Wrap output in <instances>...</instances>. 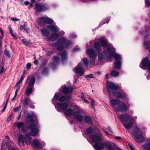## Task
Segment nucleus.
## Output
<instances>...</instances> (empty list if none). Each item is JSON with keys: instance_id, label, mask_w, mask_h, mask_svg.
Returning a JSON list of instances; mask_svg holds the SVG:
<instances>
[{"instance_id": "f257e3e1", "label": "nucleus", "mask_w": 150, "mask_h": 150, "mask_svg": "<svg viewBox=\"0 0 150 150\" xmlns=\"http://www.w3.org/2000/svg\"><path fill=\"white\" fill-rule=\"evenodd\" d=\"M91 142H95L94 147L96 150H101L104 147L108 149V150H115V148L112 147V144L108 142H102V135L100 132H98L96 135H91L90 136Z\"/></svg>"}, {"instance_id": "f03ea898", "label": "nucleus", "mask_w": 150, "mask_h": 150, "mask_svg": "<svg viewBox=\"0 0 150 150\" xmlns=\"http://www.w3.org/2000/svg\"><path fill=\"white\" fill-rule=\"evenodd\" d=\"M119 88L118 86L112 82H109L107 83V89L109 93H112L113 95L117 98L125 99L127 95L125 93L113 92L117 91Z\"/></svg>"}, {"instance_id": "7ed1b4c3", "label": "nucleus", "mask_w": 150, "mask_h": 150, "mask_svg": "<svg viewBox=\"0 0 150 150\" xmlns=\"http://www.w3.org/2000/svg\"><path fill=\"white\" fill-rule=\"evenodd\" d=\"M100 42L101 46L104 47H106L107 50L104 49L103 53L108 58H110L112 57L114 54L115 49L111 45H107V42L105 40H102Z\"/></svg>"}, {"instance_id": "20e7f679", "label": "nucleus", "mask_w": 150, "mask_h": 150, "mask_svg": "<svg viewBox=\"0 0 150 150\" xmlns=\"http://www.w3.org/2000/svg\"><path fill=\"white\" fill-rule=\"evenodd\" d=\"M114 59L115 60L114 63V67L115 69H119L121 67V60L122 57L120 55L117 53L113 54Z\"/></svg>"}, {"instance_id": "39448f33", "label": "nucleus", "mask_w": 150, "mask_h": 150, "mask_svg": "<svg viewBox=\"0 0 150 150\" xmlns=\"http://www.w3.org/2000/svg\"><path fill=\"white\" fill-rule=\"evenodd\" d=\"M54 21L47 17L40 18L38 19V23L40 25L42 26L44 25L46 23L51 24L54 23Z\"/></svg>"}, {"instance_id": "423d86ee", "label": "nucleus", "mask_w": 150, "mask_h": 150, "mask_svg": "<svg viewBox=\"0 0 150 150\" xmlns=\"http://www.w3.org/2000/svg\"><path fill=\"white\" fill-rule=\"evenodd\" d=\"M39 126L38 124L33 123L31 124L29 126V129H31L30 132V135L35 136L37 135L39 132L38 127Z\"/></svg>"}, {"instance_id": "0eeeda50", "label": "nucleus", "mask_w": 150, "mask_h": 150, "mask_svg": "<svg viewBox=\"0 0 150 150\" xmlns=\"http://www.w3.org/2000/svg\"><path fill=\"white\" fill-rule=\"evenodd\" d=\"M115 110L117 112H124L127 110L128 108L124 102L120 101L118 105L115 108Z\"/></svg>"}, {"instance_id": "6e6552de", "label": "nucleus", "mask_w": 150, "mask_h": 150, "mask_svg": "<svg viewBox=\"0 0 150 150\" xmlns=\"http://www.w3.org/2000/svg\"><path fill=\"white\" fill-rule=\"evenodd\" d=\"M35 7V9L38 12L45 11L49 9L47 5L39 3L36 4Z\"/></svg>"}, {"instance_id": "1a4fd4ad", "label": "nucleus", "mask_w": 150, "mask_h": 150, "mask_svg": "<svg viewBox=\"0 0 150 150\" xmlns=\"http://www.w3.org/2000/svg\"><path fill=\"white\" fill-rule=\"evenodd\" d=\"M74 70L76 73L81 76H82L84 73V71L83 64L81 63H79L77 67L75 68Z\"/></svg>"}, {"instance_id": "9d476101", "label": "nucleus", "mask_w": 150, "mask_h": 150, "mask_svg": "<svg viewBox=\"0 0 150 150\" xmlns=\"http://www.w3.org/2000/svg\"><path fill=\"white\" fill-rule=\"evenodd\" d=\"M68 104L67 103H58L55 107L57 111L61 112L62 110H64L68 108Z\"/></svg>"}, {"instance_id": "9b49d317", "label": "nucleus", "mask_w": 150, "mask_h": 150, "mask_svg": "<svg viewBox=\"0 0 150 150\" xmlns=\"http://www.w3.org/2000/svg\"><path fill=\"white\" fill-rule=\"evenodd\" d=\"M87 52L90 57L92 59V62L94 64L95 62V60L96 59L97 55L95 54V50L92 48L89 49L87 50Z\"/></svg>"}, {"instance_id": "f8f14e48", "label": "nucleus", "mask_w": 150, "mask_h": 150, "mask_svg": "<svg viewBox=\"0 0 150 150\" xmlns=\"http://www.w3.org/2000/svg\"><path fill=\"white\" fill-rule=\"evenodd\" d=\"M83 112L81 110H78L74 113V117H75L76 119L79 122H81L83 119V116L80 115L82 114Z\"/></svg>"}, {"instance_id": "ddd939ff", "label": "nucleus", "mask_w": 150, "mask_h": 150, "mask_svg": "<svg viewBox=\"0 0 150 150\" xmlns=\"http://www.w3.org/2000/svg\"><path fill=\"white\" fill-rule=\"evenodd\" d=\"M119 117L122 123L123 122H126L130 120H133L132 117L127 114H124L121 115H119Z\"/></svg>"}, {"instance_id": "4468645a", "label": "nucleus", "mask_w": 150, "mask_h": 150, "mask_svg": "<svg viewBox=\"0 0 150 150\" xmlns=\"http://www.w3.org/2000/svg\"><path fill=\"white\" fill-rule=\"evenodd\" d=\"M72 45V43L71 41L68 40H66V42L63 45L58 46L57 47V49L58 50H61L64 48H67L71 46Z\"/></svg>"}, {"instance_id": "2eb2a0df", "label": "nucleus", "mask_w": 150, "mask_h": 150, "mask_svg": "<svg viewBox=\"0 0 150 150\" xmlns=\"http://www.w3.org/2000/svg\"><path fill=\"white\" fill-rule=\"evenodd\" d=\"M33 145L34 146L38 149H40L42 146H45V144L44 142L41 141L40 142L37 139H34L33 142Z\"/></svg>"}, {"instance_id": "dca6fc26", "label": "nucleus", "mask_w": 150, "mask_h": 150, "mask_svg": "<svg viewBox=\"0 0 150 150\" xmlns=\"http://www.w3.org/2000/svg\"><path fill=\"white\" fill-rule=\"evenodd\" d=\"M35 82V78L33 76L28 77L26 81V83H28L29 87H33V85Z\"/></svg>"}, {"instance_id": "f3484780", "label": "nucleus", "mask_w": 150, "mask_h": 150, "mask_svg": "<svg viewBox=\"0 0 150 150\" xmlns=\"http://www.w3.org/2000/svg\"><path fill=\"white\" fill-rule=\"evenodd\" d=\"M24 74V73L21 75L20 79L15 86V88H17L15 92V95L14 96V97H16V96L17 94L18 91L20 89V86H19V85L22 83V82L25 77Z\"/></svg>"}, {"instance_id": "a211bd4d", "label": "nucleus", "mask_w": 150, "mask_h": 150, "mask_svg": "<svg viewBox=\"0 0 150 150\" xmlns=\"http://www.w3.org/2000/svg\"><path fill=\"white\" fill-rule=\"evenodd\" d=\"M110 103L111 105L115 109L116 105H118L120 102V101L118 99H113L111 97L110 98Z\"/></svg>"}, {"instance_id": "6ab92c4d", "label": "nucleus", "mask_w": 150, "mask_h": 150, "mask_svg": "<svg viewBox=\"0 0 150 150\" xmlns=\"http://www.w3.org/2000/svg\"><path fill=\"white\" fill-rule=\"evenodd\" d=\"M60 54L61 57L62 62L64 63L67 59V52L65 50L61 51L60 52Z\"/></svg>"}, {"instance_id": "aec40b11", "label": "nucleus", "mask_w": 150, "mask_h": 150, "mask_svg": "<svg viewBox=\"0 0 150 150\" xmlns=\"http://www.w3.org/2000/svg\"><path fill=\"white\" fill-rule=\"evenodd\" d=\"M5 139H6V141L5 142V144L9 149H11V148L12 147H11L12 144H13V141L9 139L8 136H6L5 137Z\"/></svg>"}, {"instance_id": "412c9836", "label": "nucleus", "mask_w": 150, "mask_h": 150, "mask_svg": "<svg viewBox=\"0 0 150 150\" xmlns=\"http://www.w3.org/2000/svg\"><path fill=\"white\" fill-rule=\"evenodd\" d=\"M134 136L135 140L138 143H141L145 140L144 138L142 135H137Z\"/></svg>"}, {"instance_id": "4be33fe9", "label": "nucleus", "mask_w": 150, "mask_h": 150, "mask_svg": "<svg viewBox=\"0 0 150 150\" xmlns=\"http://www.w3.org/2000/svg\"><path fill=\"white\" fill-rule=\"evenodd\" d=\"M47 28L51 31L53 32H56L59 30V28L56 25H48Z\"/></svg>"}, {"instance_id": "5701e85b", "label": "nucleus", "mask_w": 150, "mask_h": 150, "mask_svg": "<svg viewBox=\"0 0 150 150\" xmlns=\"http://www.w3.org/2000/svg\"><path fill=\"white\" fill-rule=\"evenodd\" d=\"M73 89V88H72L68 87L66 86H64L62 90V92L64 94H69L72 92Z\"/></svg>"}, {"instance_id": "b1692460", "label": "nucleus", "mask_w": 150, "mask_h": 150, "mask_svg": "<svg viewBox=\"0 0 150 150\" xmlns=\"http://www.w3.org/2000/svg\"><path fill=\"white\" fill-rule=\"evenodd\" d=\"M133 120H129V122L127 123H123V126L125 128L129 129L131 128L134 125Z\"/></svg>"}, {"instance_id": "393cba45", "label": "nucleus", "mask_w": 150, "mask_h": 150, "mask_svg": "<svg viewBox=\"0 0 150 150\" xmlns=\"http://www.w3.org/2000/svg\"><path fill=\"white\" fill-rule=\"evenodd\" d=\"M75 111H74L71 108H69L67 109L64 112V114L68 116H70L71 115L74 116V113Z\"/></svg>"}, {"instance_id": "a878e982", "label": "nucleus", "mask_w": 150, "mask_h": 150, "mask_svg": "<svg viewBox=\"0 0 150 150\" xmlns=\"http://www.w3.org/2000/svg\"><path fill=\"white\" fill-rule=\"evenodd\" d=\"M21 101L23 102V105L25 106L33 103L31 100L28 97H26L23 100Z\"/></svg>"}, {"instance_id": "bb28decb", "label": "nucleus", "mask_w": 150, "mask_h": 150, "mask_svg": "<svg viewBox=\"0 0 150 150\" xmlns=\"http://www.w3.org/2000/svg\"><path fill=\"white\" fill-rule=\"evenodd\" d=\"M30 135L28 133L25 135V142L27 145L30 144L31 143V138L30 137Z\"/></svg>"}, {"instance_id": "cd10ccee", "label": "nucleus", "mask_w": 150, "mask_h": 150, "mask_svg": "<svg viewBox=\"0 0 150 150\" xmlns=\"http://www.w3.org/2000/svg\"><path fill=\"white\" fill-rule=\"evenodd\" d=\"M59 38L58 35L56 33H52L49 37L48 40L52 41H54L58 39Z\"/></svg>"}, {"instance_id": "c85d7f7f", "label": "nucleus", "mask_w": 150, "mask_h": 150, "mask_svg": "<svg viewBox=\"0 0 150 150\" xmlns=\"http://www.w3.org/2000/svg\"><path fill=\"white\" fill-rule=\"evenodd\" d=\"M146 141L147 142L142 147L145 150H150V138L147 139Z\"/></svg>"}, {"instance_id": "c756f323", "label": "nucleus", "mask_w": 150, "mask_h": 150, "mask_svg": "<svg viewBox=\"0 0 150 150\" xmlns=\"http://www.w3.org/2000/svg\"><path fill=\"white\" fill-rule=\"evenodd\" d=\"M132 130V134L134 136L137 135V133H140L141 132L140 129L137 126L133 128Z\"/></svg>"}, {"instance_id": "7c9ffc66", "label": "nucleus", "mask_w": 150, "mask_h": 150, "mask_svg": "<svg viewBox=\"0 0 150 150\" xmlns=\"http://www.w3.org/2000/svg\"><path fill=\"white\" fill-rule=\"evenodd\" d=\"M94 47L97 51H100L101 50L100 42L98 41L95 42L94 44Z\"/></svg>"}, {"instance_id": "2f4dec72", "label": "nucleus", "mask_w": 150, "mask_h": 150, "mask_svg": "<svg viewBox=\"0 0 150 150\" xmlns=\"http://www.w3.org/2000/svg\"><path fill=\"white\" fill-rule=\"evenodd\" d=\"M84 120L85 122L88 124H91L92 122V118L89 116H85L84 117Z\"/></svg>"}, {"instance_id": "473e14b6", "label": "nucleus", "mask_w": 150, "mask_h": 150, "mask_svg": "<svg viewBox=\"0 0 150 150\" xmlns=\"http://www.w3.org/2000/svg\"><path fill=\"white\" fill-rule=\"evenodd\" d=\"M71 98V96L70 95H68V96H62L59 98V101L60 102H63L66 99L67 100H69Z\"/></svg>"}, {"instance_id": "72a5a7b5", "label": "nucleus", "mask_w": 150, "mask_h": 150, "mask_svg": "<svg viewBox=\"0 0 150 150\" xmlns=\"http://www.w3.org/2000/svg\"><path fill=\"white\" fill-rule=\"evenodd\" d=\"M86 133L87 135H89V137L91 135H95L97 134V133L96 134H94L93 133V130L92 129L91 127H90L88 128L86 131Z\"/></svg>"}, {"instance_id": "f704fd0d", "label": "nucleus", "mask_w": 150, "mask_h": 150, "mask_svg": "<svg viewBox=\"0 0 150 150\" xmlns=\"http://www.w3.org/2000/svg\"><path fill=\"white\" fill-rule=\"evenodd\" d=\"M25 137L22 135H21L18 138V141L19 143H21V144L23 145L24 142H25Z\"/></svg>"}, {"instance_id": "c9c22d12", "label": "nucleus", "mask_w": 150, "mask_h": 150, "mask_svg": "<svg viewBox=\"0 0 150 150\" xmlns=\"http://www.w3.org/2000/svg\"><path fill=\"white\" fill-rule=\"evenodd\" d=\"M41 31L42 34L45 37H48L49 35V32L46 28H42L41 30Z\"/></svg>"}, {"instance_id": "e433bc0d", "label": "nucleus", "mask_w": 150, "mask_h": 150, "mask_svg": "<svg viewBox=\"0 0 150 150\" xmlns=\"http://www.w3.org/2000/svg\"><path fill=\"white\" fill-rule=\"evenodd\" d=\"M66 39L62 37L60 38L57 41V43L59 45H63L66 42Z\"/></svg>"}, {"instance_id": "4c0bfd02", "label": "nucleus", "mask_w": 150, "mask_h": 150, "mask_svg": "<svg viewBox=\"0 0 150 150\" xmlns=\"http://www.w3.org/2000/svg\"><path fill=\"white\" fill-rule=\"evenodd\" d=\"M83 63L86 67H87L88 65L90 66L91 64V62H88L86 58L84 57L83 59Z\"/></svg>"}, {"instance_id": "58836bf2", "label": "nucleus", "mask_w": 150, "mask_h": 150, "mask_svg": "<svg viewBox=\"0 0 150 150\" xmlns=\"http://www.w3.org/2000/svg\"><path fill=\"white\" fill-rule=\"evenodd\" d=\"M24 124L22 122H19L17 123L16 126L19 129L21 128L22 131H24Z\"/></svg>"}, {"instance_id": "ea45409f", "label": "nucleus", "mask_w": 150, "mask_h": 150, "mask_svg": "<svg viewBox=\"0 0 150 150\" xmlns=\"http://www.w3.org/2000/svg\"><path fill=\"white\" fill-rule=\"evenodd\" d=\"M33 88V87H30L26 89L25 93L27 96H29L32 93Z\"/></svg>"}, {"instance_id": "a19ab883", "label": "nucleus", "mask_w": 150, "mask_h": 150, "mask_svg": "<svg viewBox=\"0 0 150 150\" xmlns=\"http://www.w3.org/2000/svg\"><path fill=\"white\" fill-rule=\"evenodd\" d=\"M110 74L113 77H117L119 76V73L118 71L113 70L111 72Z\"/></svg>"}, {"instance_id": "79ce46f5", "label": "nucleus", "mask_w": 150, "mask_h": 150, "mask_svg": "<svg viewBox=\"0 0 150 150\" xmlns=\"http://www.w3.org/2000/svg\"><path fill=\"white\" fill-rule=\"evenodd\" d=\"M98 61H102L104 57V56L102 53L101 52H98Z\"/></svg>"}, {"instance_id": "37998d69", "label": "nucleus", "mask_w": 150, "mask_h": 150, "mask_svg": "<svg viewBox=\"0 0 150 150\" xmlns=\"http://www.w3.org/2000/svg\"><path fill=\"white\" fill-rule=\"evenodd\" d=\"M20 29L21 30H25L27 31L28 30V28H27V25L25 24L24 25H21L20 27Z\"/></svg>"}, {"instance_id": "c03bdc74", "label": "nucleus", "mask_w": 150, "mask_h": 150, "mask_svg": "<svg viewBox=\"0 0 150 150\" xmlns=\"http://www.w3.org/2000/svg\"><path fill=\"white\" fill-rule=\"evenodd\" d=\"M60 96V93H56L54 96V98L52 100V101H53L54 100H59V97Z\"/></svg>"}, {"instance_id": "a18cd8bd", "label": "nucleus", "mask_w": 150, "mask_h": 150, "mask_svg": "<svg viewBox=\"0 0 150 150\" xmlns=\"http://www.w3.org/2000/svg\"><path fill=\"white\" fill-rule=\"evenodd\" d=\"M54 61L56 63H58L60 61V59L57 56H54L53 58Z\"/></svg>"}, {"instance_id": "49530a36", "label": "nucleus", "mask_w": 150, "mask_h": 150, "mask_svg": "<svg viewBox=\"0 0 150 150\" xmlns=\"http://www.w3.org/2000/svg\"><path fill=\"white\" fill-rule=\"evenodd\" d=\"M42 74L45 75H46L48 73V68L46 67H44L42 72Z\"/></svg>"}, {"instance_id": "de8ad7c7", "label": "nucleus", "mask_w": 150, "mask_h": 150, "mask_svg": "<svg viewBox=\"0 0 150 150\" xmlns=\"http://www.w3.org/2000/svg\"><path fill=\"white\" fill-rule=\"evenodd\" d=\"M144 47L146 48H147L148 49H150V43L148 42H144Z\"/></svg>"}, {"instance_id": "09e8293b", "label": "nucleus", "mask_w": 150, "mask_h": 150, "mask_svg": "<svg viewBox=\"0 0 150 150\" xmlns=\"http://www.w3.org/2000/svg\"><path fill=\"white\" fill-rule=\"evenodd\" d=\"M84 76L86 78H91L94 77L93 74H92L85 75Z\"/></svg>"}, {"instance_id": "8fccbe9b", "label": "nucleus", "mask_w": 150, "mask_h": 150, "mask_svg": "<svg viewBox=\"0 0 150 150\" xmlns=\"http://www.w3.org/2000/svg\"><path fill=\"white\" fill-rule=\"evenodd\" d=\"M22 41L23 42L24 44L26 46L30 44L29 42L27 41L25 39H22Z\"/></svg>"}, {"instance_id": "3c124183", "label": "nucleus", "mask_w": 150, "mask_h": 150, "mask_svg": "<svg viewBox=\"0 0 150 150\" xmlns=\"http://www.w3.org/2000/svg\"><path fill=\"white\" fill-rule=\"evenodd\" d=\"M21 105H19L16 107H14L13 108V110L14 112H16L18 111L21 108Z\"/></svg>"}, {"instance_id": "603ef678", "label": "nucleus", "mask_w": 150, "mask_h": 150, "mask_svg": "<svg viewBox=\"0 0 150 150\" xmlns=\"http://www.w3.org/2000/svg\"><path fill=\"white\" fill-rule=\"evenodd\" d=\"M4 52L6 56H7L8 57H10V54L9 53V51L8 50H5Z\"/></svg>"}, {"instance_id": "864d4df0", "label": "nucleus", "mask_w": 150, "mask_h": 150, "mask_svg": "<svg viewBox=\"0 0 150 150\" xmlns=\"http://www.w3.org/2000/svg\"><path fill=\"white\" fill-rule=\"evenodd\" d=\"M145 3L146 6L147 7H149L150 6V2L148 0H145Z\"/></svg>"}, {"instance_id": "5fc2aeb1", "label": "nucleus", "mask_w": 150, "mask_h": 150, "mask_svg": "<svg viewBox=\"0 0 150 150\" xmlns=\"http://www.w3.org/2000/svg\"><path fill=\"white\" fill-rule=\"evenodd\" d=\"M105 20L106 21V22H103V23L102 24L100 23L99 24V26L101 25L102 24H104L105 23H108L109 21V20H110V19H108V18H105Z\"/></svg>"}, {"instance_id": "6e6d98bb", "label": "nucleus", "mask_w": 150, "mask_h": 150, "mask_svg": "<svg viewBox=\"0 0 150 150\" xmlns=\"http://www.w3.org/2000/svg\"><path fill=\"white\" fill-rule=\"evenodd\" d=\"M80 50V48H79L76 47L74 48L72 50L73 52H75L77 51H78Z\"/></svg>"}, {"instance_id": "4d7b16f0", "label": "nucleus", "mask_w": 150, "mask_h": 150, "mask_svg": "<svg viewBox=\"0 0 150 150\" xmlns=\"http://www.w3.org/2000/svg\"><path fill=\"white\" fill-rule=\"evenodd\" d=\"M31 64L30 63H28L26 65V68L28 69H30V68Z\"/></svg>"}, {"instance_id": "13d9d810", "label": "nucleus", "mask_w": 150, "mask_h": 150, "mask_svg": "<svg viewBox=\"0 0 150 150\" xmlns=\"http://www.w3.org/2000/svg\"><path fill=\"white\" fill-rule=\"evenodd\" d=\"M11 20L12 21L15 22L19 20V19H18L16 18H11Z\"/></svg>"}, {"instance_id": "bf43d9fd", "label": "nucleus", "mask_w": 150, "mask_h": 150, "mask_svg": "<svg viewBox=\"0 0 150 150\" xmlns=\"http://www.w3.org/2000/svg\"><path fill=\"white\" fill-rule=\"evenodd\" d=\"M11 116L12 115L11 114L7 118V121L8 122H9L11 120Z\"/></svg>"}, {"instance_id": "052dcab7", "label": "nucleus", "mask_w": 150, "mask_h": 150, "mask_svg": "<svg viewBox=\"0 0 150 150\" xmlns=\"http://www.w3.org/2000/svg\"><path fill=\"white\" fill-rule=\"evenodd\" d=\"M58 45L57 43H55L53 44H50V46L52 47H56L57 45Z\"/></svg>"}, {"instance_id": "680f3d73", "label": "nucleus", "mask_w": 150, "mask_h": 150, "mask_svg": "<svg viewBox=\"0 0 150 150\" xmlns=\"http://www.w3.org/2000/svg\"><path fill=\"white\" fill-rule=\"evenodd\" d=\"M129 148L132 150H134V148L133 147V145H132L131 144H129Z\"/></svg>"}, {"instance_id": "e2e57ef3", "label": "nucleus", "mask_w": 150, "mask_h": 150, "mask_svg": "<svg viewBox=\"0 0 150 150\" xmlns=\"http://www.w3.org/2000/svg\"><path fill=\"white\" fill-rule=\"evenodd\" d=\"M21 112H22V111L21 112L20 114L18 115V117L16 118L17 121H18L20 119V118L21 117Z\"/></svg>"}, {"instance_id": "0e129e2a", "label": "nucleus", "mask_w": 150, "mask_h": 150, "mask_svg": "<svg viewBox=\"0 0 150 150\" xmlns=\"http://www.w3.org/2000/svg\"><path fill=\"white\" fill-rule=\"evenodd\" d=\"M9 32L11 34L12 33H13V30H12L11 28V26L10 27V26H9Z\"/></svg>"}, {"instance_id": "69168bd1", "label": "nucleus", "mask_w": 150, "mask_h": 150, "mask_svg": "<svg viewBox=\"0 0 150 150\" xmlns=\"http://www.w3.org/2000/svg\"><path fill=\"white\" fill-rule=\"evenodd\" d=\"M4 67L3 66L1 68V71L0 72V74H2L3 72L4 71Z\"/></svg>"}, {"instance_id": "338daca9", "label": "nucleus", "mask_w": 150, "mask_h": 150, "mask_svg": "<svg viewBox=\"0 0 150 150\" xmlns=\"http://www.w3.org/2000/svg\"><path fill=\"white\" fill-rule=\"evenodd\" d=\"M33 63L34 64L38 65V60H35L33 62Z\"/></svg>"}, {"instance_id": "774afa93", "label": "nucleus", "mask_w": 150, "mask_h": 150, "mask_svg": "<svg viewBox=\"0 0 150 150\" xmlns=\"http://www.w3.org/2000/svg\"><path fill=\"white\" fill-rule=\"evenodd\" d=\"M107 129L110 132H111L112 133V130L111 128V127H109V126L108 127Z\"/></svg>"}]
</instances>
